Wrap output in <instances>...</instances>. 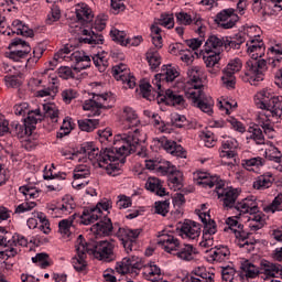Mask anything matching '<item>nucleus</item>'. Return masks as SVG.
I'll return each mask as SVG.
<instances>
[{
	"label": "nucleus",
	"mask_w": 282,
	"mask_h": 282,
	"mask_svg": "<svg viewBox=\"0 0 282 282\" xmlns=\"http://www.w3.org/2000/svg\"><path fill=\"white\" fill-rule=\"evenodd\" d=\"M86 248H88V254H91L98 261H105L106 263H110V261L116 260V253H113L116 245H113V241L90 240L89 242H86Z\"/></svg>",
	"instance_id": "5"
},
{
	"label": "nucleus",
	"mask_w": 282,
	"mask_h": 282,
	"mask_svg": "<svg viewBox=\"0 0 282 282\" xmlns=\"http://www.w3.org/2000/svg\"><path fill=\"white\" fill-rule=\"evenodd\" d=\"M70 61L74 63L73 69L75 72H83L91 67V57L86 52L75 51L70 54Z\"/></svg>",
	"instance_id": "24"
},
{
	"label": "nucleus",
	"mask_w": 282,
	"mask_h": 282,
	"mask_svg": "<svg viewBox=\"0 0 282 282\" xmlns=\"http://www.w3.org/2000/svg\"><path fill=\"white\" fill-rule=\"evenodd\" d=\"M223 282H240L241 274L235 268L227 265L221 268Z\"/></svg>",
	"instance_id": "40"
},
{
	"label": "nucleus",
	"mask_w": 282,
	"mask_h": 282,
	"mask_svg": "<svg viewBox=\"0 0 282 282\" xmlns=\"http://www.w3.org/2000/svg\"><path fill=\"white\" fill-rule=\"evenodd\" d=\"M122 118L129 122L130 127H138L140 119H138V112L133 108L127 106L123 108Z\"/></svg>",
	"instance_id": "45"
},
{
	"label": "nucleus",
	"mask_w": 282,
	"mask_h": 282,
	"mask_svg": "<svg viewBox=\"0 0 282 282\" xmlns=\"http://www.w3.org/2000/svg\"><path fill=\"white\" fill-rule=\"evenodd\" d=\"M113 230H116V225L113 226V224L111 223V218L107 216H104V218L100 219L99 223H96L91 227V232L99 236L104 235V237H109V235H111Z\"/></svg>",
	"instance_id": "25"
},
{
	"label": "nucleus",
	"mask_w": 282,
	"mask_h": 282,
	"mask_svg": "<svg viewBox=\"0 0 282 282\" xmlns=\"http://www.w3.org/2000/svg\"><path fill=\"white\" fill-rule=\"evenodd\" d=\"M147 61L151 67V69H158L162 64V57H160V53L154 50H149L147 52Z\"/></svg>",
	"instance_id": "51"
},
{
	"label": "nucleus",
	"mask_w": 282,
	"mask_h": 282,
	"mask_svg": "<svg viewBox=\"0 0 282 282\" xmlns=\"http://www.w3.org/2000/svg\"><path fill=\"white\" fill-rule=\"evenodd\" d=\"M12 48L14 50L6 53V56L7 58L14 61L15 63L23 61V58H28V56L32 52V47L30 46V44L20 37H15L11 41V43L9 44V50Z\"/></svg>",
	"instance_id": "10"
},
{
	"label": "nucleus",
	"mask_w": 282,
	"mask_h": 282,
	"mask_svg": "<svg viewBox=\"0 0 282 282\" xmlns=\"http://www.w3.org/2000/svg\"><path fill=\"white\" fill-rule=\"evenodd\" d=\"M156 25H162L163 28H167V30H172L175 28V19L173 14L170 13H162L160 19H156Z\"/></svg>",
	"instance_id": "55"
},
{
	"label": "nucleus",
	"mask_w": 282,
	"mask_h": 282,
	"mask_svg": "<svg viewBox=\"0 0 282 282\" xmlns=\"http://www.w3.org/2000/svg\"><path fill=\"white\" fill-rule=\"evenodd\" d=\"M272 182H274L272 172H267L256 178L253 182V188H256V191H265V188H270V186H272Z\"/></svg>",
	"instance_id": "37"
},
{
	"label": "nucleus",
	"mask_w": 282,
	"mask_h": 282,
	"mask_svg": "<svg viewBox=\"0 0 282 282\" xmlns=\"http://www.w3.org/2000/svg\"><path fill=\"white\" fill-rule=\"evenodd\" d=\"M141 232H142V229H131L129 227L118 228L116 236L118 237V239L121 240L127 254L135 250V245L138 243V237H140Z\"/></svg>",
	"instance_id": "9"
},
{
	"label": "nucleus",
	"mask_w": 282,
	"mask_h": 282,
	"mask_svg": "<svg viewBox=\"0 0 282 282\" xmlns=\"http://www.w3.org/2000/svg\"><path fill=\"white\" fill-rule=\"evenodd\" d=\"M48 257L47 253H37L32 258V261L33 263H37L42 270H45L46 268H50V261H47Z\"/></svg>",
	"instance_id": "63"
},
{
	"label": "nucleus",
	"mask_w": 282,
	"mask_h": 282,
	"mask_svg": "<svg viewBox=\"0 0 282 282\" xmlns=\"http://www.w3.org/2000/svg\"><path fill=\"white\" fill-rule=\"evenodd\" d=\"M240 270L247 279H257L260 274L261 263L258 265L251 260H243L240 264Z\"/></svg>",
	"instance_id": "31"
},
{
	"label": "nucleus",
	"mask_w": 282,
	"mask_h": 282,
	"mask_svg": "<svg viewBox=\"0 0 282 282\" xmlns=\"http://www.w3.org/2000/svg\"><path fill=\"white\" fill-rule=\"evenodd\" d=\"M91 175V169L88 165H77L74 170V180H87Z\"/></svg>",
	"instance_id": "54"
},
{
	"label": "nucleus",
	"mask_w": 282,
	"mask_h": 282,
	"mask_svg": "<svg viewBox=\"0 0 282 282\" xmlns=\"http://www.w3.org/2000/svg\"><path fill=\"white\" fill-rule=\"evenodd\" d=\"M75 14L77 20L85 25V23H91L94 21V13L89 6L85 3H78L75 6Z\"/></svg>",
	"instance_id": "28"
},
{
	"label": "nucleus",
	"mask_w": 282,
	"mask_h": 282,
	"mask_svg": "<svg viewBox=\"0 0 282 282\" xmlns=\"http://www.w3.org/2000/svg\"><path fill=\"white\" fill-rule=\"evenodd\" d=\"M260 274L264 279H280L282 276V265L263 259L260 261Z\"/></svg>",
	"instance_id": "23"
},
{
	"label": "nucleus",
	"mask_w": 282,
	"mask_h": 282,
	"mask_svg": "<svg viewBox=\"0 0 282 282\" xmlns=\"http://www.w3.org/2000/svg\"><path fill=\"white\" fill-rule=\"evenodd\" d=\"M154 144L161 147L166 151V153H171V155H175L176 158H186V151H184V148L177 144V142L166 139V137L155 138Z\"/></svg>",
	"instance_id": "20"
},
{
	"label": "nucleus",
	"mask_w": 282,
	"mask_h": 282,
	"mask_svg": "<svg viewBox=\"0 0 282 282\" xmlns=\"http://www.w3.org/2000/svg\"><path fill=\"white\" fill-rule=\"evenodd\" d=\"M192 24L195 25L197 34H199L200 39H204V32H206V25H204V19L202 15L195 14L192 18Z\"/></svg>",
	"instance_id": "59"
},
{
	"label": "nucleus",
	"mask_w": 282,
	"mask_h": 282,
	"mask_svg": "<svg viewBox=\"0 0 282 282\" xmlns=\"http://www.w3.org/2000/svg\"><path fill=\"white\" fill-rule=\"evenodd\" d=\"M212 259L218 263H223V261H228V259H230V249L226 246H216L212 249Z\"/></svg>",
	"instance_id": "39"
},
{
	"label": "nucleus",
	"mask_w": 282,
	"mask_h": 282,
	"mask_svg": "<svg viewBox=\"0 0 282 282\" xmlns=\"http://www.w3.org/2000/svg\"><path fill=\"white\" fill-rule=\"evenodd\" d=\"M26 115H28V118L24 119V122L29 127H32V131H34V129H36L34 124H37L39 120L43 118V115H41V109L37 108L35 110H29Z\"/></svg>",
	"instance_id": "48"
},
{
	"label": "nucleus",
	"mask_w": 282,
	"mask_h": 282,
	"mask_svg": "<svg viewBox=\"0 0 282 282\" xmlns=\"http://www.w3.org/2000/svg\"><path fill=\"white\" fill-rule=\"evenodd\" d=\"M237 238L239 248H243V250H246L247 252H254V246L257 245V240L250 239V234L240 231Z\"/></svg>",
	"instance_id": "38"
},
{
	"label": "nucleus",
	"mask_w": 282,
	"mask_h": 282,
	"mask_svg": "<svg viewBox=\"0 0 282 282\" xmlns=\"http://www.w3.org/2000/svg\"><path fill=\"white\" fill-rule=\"evenodd\" d=\"M265 213H278L282 210V193L278 194L271 204L263 207Z\"/></svg>",
	"instance_id": "53"
},
{
	"label": "nucleus",
	"mask_w": 282,
	"mask_h": 282,
	"mask_svg": "<svg viewBox=\"0 0 282 282\" xmlns=\"http://www.w3.org/2000/svg\"><path fill=\"white\" fill-rule=\"evenodd\" d=\"M110 36L112 41H116L117 43H120V45H127V33L124 31H120L118 29H112L110 31Z\"/></svg>",
	"instance_id": "60"
},
{
	"label": "nucleus",
	"mask_w": 282,
	"mask_h": 282,
	"mask_svg": "<svg viewBox=\"0 0 282 282\" xmlns=\"http://www.w3.org/2000/svg\"><path fill=\"white\" fill-rule=\"evenodd\" d=\"M20 193H22L28 202V199H36L39 197V192L35 191L34 187L24 185L19 188Z\"/></svg>",
	"instance_id": "62"
},
{
	"label": "nucleus",
	"mask_w": 282,
	"mask_h": 282,
	"mask_svg": "<svg viewBox=\"0 0 282 282\" xmlns=\"http://www.w3.org/2000/svg\"><path fill=\"white\" fill-rule=\"evenodd\" d=\"M98 124H99L98 120H94V119L78 120V127L80 131H87V133H90V131H94L96 127H98Z\"/></svg>",
	"instance_id": "58"
},
{
	"label": "nucleus",
	"mask_w": 282,
	"mask_h": 282,
	"mask_svg": "<svg viewBox=\"0 0 282 282\" xmlns=\"http://www.w3.org/2000/svg\"><path fill=\"white\" fill-rule=\"evenodd\" d=\"M111 72L113 78L123 83L126 88L133 89V87H135V77L131 75V70L126 64L120 63L115 65Z\"/></svg>",
	"instance_id": "17"
},
{
	"label": "nucleus",
	"mask_w": 282,
	"mask_h": 282,
	"mask_svg": "<svg viewBox=\"0 0 282 282\" xmlns=\"http://www.w3.org/2000/svg\"><path fill=\"white\" fill-rule=\"evenodd\" d=\"M241 59L235 58L231 59L227 66L223 69V76L221 82L224 87L227 89H235V85H237V78L235 77V74L237 72H241Z\"/></svg>",
	"instance_id": "13"
},
{
	"label": "nucleus",
	"mask_w": 282,
	"mask_h": 282,
	"mask_svg": "<svg viewBox=\"0 0 282 282\" xmlns=\"http://www.w3.org/2000/svg\"><path fill=\"white\" fill-rule=\"evenodd\" d=\"M111 208V200H101L97 203L95 207L84 209L80 219L84 226L95 224L98 219H102V210H109Z\"/></svg>",
	"instance_id": "11"
},
{
	"label": "nucleus",
	"mask_w": 282,
	"mask_h": 282,
	"mask_svg": "<svg viewBox=\"0 0 282 282\" xmlns=\"http://www.w3.org/2000/svg\"><path fill=\"white\" fill-rule=\"evenodd\" d=\"M171 122L173 127H177V129H182L183 127H186L188 124V120H186V117L184 115H172Z\"/></svg>",
	"instance_id": "64"
},
{
	"label": "nucleus",
	"mask_w": 282,
	"mask_h": 282,
	"mask_svg": "<svg viewBox=\"0 0 282 282\" xmlns=\"http://www.w3.org/2000/svg\"><path fill=\"white\" fill-rule=\"evenodd\" d=\"M234 208L238 213V216H236L237 219L238 217H241V215H257V213H259V204L257 203V198H254V196H250L237 202Z\"/></svg>",
	"instance_id": "21"
},
{
	"label": "nucleus",
	"mask_w": 282,
	"mask_h": 282,
	"mask_svg": "<svg viewBox=\"0 0 282 282\" xmlns=\"http://www.w3.org/2000/svg\"><path fill=\"white\" fill-rule=\"evenodd\" d=\"M177 167L171 165V162L161 160L158 161L156 171L158 173H162V175H170L171 173H175Z\"/></svg>",
	"instance_id": "57"
},
{
	"label": "nucleus",
	"mask_w": 282,
	"mask_h": 282,
	"mask_svg": "<svg viewBox=\"0 0 282 282\" xmlns=\"http://www.w3.org/2000/svg\"><path fill=\"white\" fill-rule=\"evenodd\" d=\"M169 187L172 191H182V172H180V170H177V167L174 170L173 173L169 174Z\"/></svg>",
	"instance_id": "41"
},
{
	"label": "nucleus",
	"mask_w": 282,
	"mask_h": 282,
	"mask_svg": "<svg viewBox=\"0 0 282 282\" xmlns=\"http://www.w3.org/2000/svg\"><path fill=\"white\" fill-rule=\"evenodd\" d=\"M91 61L99 72H105L109 67V59L107 58L106 52L93 55Z\"/></svg>",
	"instance_id": "43"
},
{
	"label": "nucleus",
	"mask_w": 282,
	"mask_h": 282,
	"mask_svg": "<svg viewBox=\"0 0 282 282\" xmlns=\"http://www.w3.org/2000/svg\"><path fill=\"white\" fill-rule=\"evenodd\" d=\"M194 180L198 186L204 188H214L216 186L217 191L220 186H224V183L219 182V176H213L206 172H195Z\"/></svg>",
	"instance_id": "22"
},
{
	"label": "nucleus",
	"mask_w": 282,
	"mask_h": 282,
	"mask_svg": "<svg viewBox=\"0 0 282 282\" xmlns=\"http://www.w3.org/2000/svg\"><path fill=\"white\" fill-rule=\"evenodd\" d=\"M256 105L259 109H267L272 116H274L275 109L279 105V96H276L272 89L263 88L254 96Z\"/></svg>",
	"instance_id": "8"
},
{
	"label": "nucleus",
	"mask_w": 282,
	"mask_h": 282,
	"mask_svg": "<svg viewBox=\"0 0 282 282\" xmlns=\"http://www.w3.org/2000/svg\"><path fill=\"white\" fill-rule=\"evenodd\" d=\"M52 213H63V215H70L74 210V203H64L61 207L48 206Z\"/></svg>",
	"instance_id": "61"
},
{
	"label": "nucleus",
	"mask_w": 282,
	"mask_h": 282,
	"mask_svg": "<svg viewBox=\"0 0 282 282\" xmlns=\"http://www.w3.org/2000/svg\"><path fill=\"white\" fill-rule=\"evenodd\" d=\"M265 160L273 163L272 169L282 173V153L279 151V148L270 147L265 150Z\"/></svg>",
	"instance_id": "29"
},
{
	"label": "nucleus",
	"mask_w": 282,
	"mask_h": 282,
	"mask_svg": "<svg viewBox=\"0 0 282 282\" xmlns=\"http://www.w3.org/2000/svg\"><path fill=\"white\" fill-rule=\"evenodd\" d=\"M0 246L6 248L4 251H0V258L12 259L19 254V246L28 248V238L19 234H14L12 237L9 234H0Z\"/></svg>",
	"instance_id": "7"
},
{
	"label": "nucleus",
	"mask_w": 282,
	"mask_h": 282,
	"mask_svg": "<svg viewBox=\"0 0 282 282\" xmlns=\"http://www.w3.org/2000/svg\"><path fill=\"white\" fill-rule=\"evenodd\" d=\"M145 188L147 191H150V193H155L159 197H164V195H166V188L162 186V181L158 177H149L145 182Z\"/></svg>",
	"instance_id": "36"
},
{
	"label": "nucleus",
	"mask_w": 282,
	"mask_h": 282,
	"mask_svg": "<svg viewBox=\"0 0 282 282\" xmlns=\"http://www.w3.org/2000/svg\"><path fill=\"white\" fill-rule=\"evenodd\" d=\"M193 274L187 278V282H215V273L206 270V267H198L193 270Z\"/></svg>",
	"instance_id": "27"
},
{
	"label": "nucleus",
	"mask_w": 282,
	"mask_h": 282,
	"mask_svg": "<svg viewBox=\"0 0 282 282\" xmlns=\"http://www.w3.org/2000/svg\"><path fill=\"white\" fill-rule=\"evenodd\" d=\"M82 33L83 36L86 37H79V43H85L87 45H102L105 43V37L100 34H96L94 31L84 29Z\"/></svg>",
	"instance_id": "34"
},
{
	"label": "nucleus",
	"mask_w": 282,
	"mask_h": 282,
	"mask_svg": "<svg viewBox=\"0 0 282 282\" xmlns=\"http://www.w3.org/2000/svg\"><path fill=\"white\" fill-rule=\"evenodd\" d=\"M202 232L199 225L192 220H186L181 226V237L183 239H197Z\"/></svg>",
	"instance_id": "26"
},
{
	"label": "nucleus",
	"mask_w": 282,
	"mask_h": 282,
	"mask_svg": "<svg viewBox=\"0 0 282 282\" xmlns=\"http://www.w3.org/2000/svg\"><path fill=\"white\" fill-rule=\"evenodd\" d=\"M160 74L166 83H173V80L180 76V72H177V69L172 65H164L162 67V73Z\"/></svg>",
	"instance_id": "49"
},
{
	"label": "nucleus",
	"mask_w": 282,
	"mask_h": 282,
	"mask_svg": "<svg viewBox=\"0 0 282 282\" xmlns=\"http://www.w3.org/2000/svg\"><path fill=\"white\" fill-rule=\"evenodd\" d=\"M147 134L135 129L132 132L117 134L113 147L99 150L94 142H86L80 148V153L86 155L93 164H98L99 169H105L108 175L116 177L120 175L118 160L127 158L131 153H137L140 158H147Z\"/></svg>",
	"instance_id": "1"
},
{
	"label": "nucleus",
	"mask_w": 282,
	"mask_h": 282,
	"mask_svg": "<svg viewBox=\"0 0 282 282\" xmlns=\"http://www.w3.org/2000/svg\"><path fill=\"white\" fill-rule=\"evenodd\" d=\"M225 41L226 37L219 39L216 35H210L205 43V50H210V52H213V50H224Z\"/></svg>",
	"instance_id": "47"
},
{
	"label": "nucleus",
	"mask_w": 282,
	"mask_h": 282,
	"mask_svg": "<svg viewBox=\"0 0 282 282\" xmlns=\"http://www.w3.org/2000/svg\"><path fill=\"white\" fill-rule=\"evenodd\" d=\"M143 274L148 279V281L155 282L159 281L162 276V270L155 264H150L148 267H144Z\"/></svg>",
	"instance_id": "44"
},
{
	"label": "nucleus",
	"mask_w": 282,
	"mask_h": 282,
	"mask_svg": "<svg viewBox=\"0 0 282 282\" xmlns=\"http://www.w3.org/2000/svg\"><path fill=\"white\" fill-rule=\"evenodd\" d=\"M243 43H246V35L243 33H238L234 37H225L224 50L226 52H230V50H240Z\"/></svg>",
	"instance_id": "35"
},
{
	"label": "nucleus",
	"mask_w": 282,
	"mask_h": 282,
	"mask_svg": "<svg viewBox=\"0 0 282 282\" xmlns=\"http://www.w3.org/2000/svg\"><path fill=\"white\" fill-rule=\"evenodd\" d=\"M247 54L250 58L247 61V70L245 73L246 79L250 85H259L268 72V62L263 58L265 56V44L260 42L258 45H249L247 47Z\"/></svg>",
	"instance_id": "2"
},
{
	"label": "nucleus",
	"mask_w": 282,
	"mask_h": 282,
	"mask_svg": "<svg viewBox=\"0 0 282 282\" xmlns=\"http://www.w3.org/2000/svg\"><path fill=\"white\" fill-rule=\"evenodd\" d=\"M241 166L246 171L252 172V173H259V169L261 166H265V159L261 156H254L251 159H243L241 160Z\"/></svg>",
	"instance_id": "33"
},
{
	"label": "nucleus",
	"mask_w": 282,
	"mask_h": 282,
	"mask_svg": "<svg viewBox=\"0 0 282 282\" xmlns=\"http://www.w3.org/2000/svg\"><path fill=\"white\" fill-rule=\"evenodd\" d=\"M206 55H204V61L206 67H215L221 61V56L219 55V52H213L208 48H205Z\"/></svg>",
	"instance_id": "50"
},
{
	"label": "nucleus",
	"mask_w": 282,
	"mask_h": 282,
	"mask_svg": "<svg viewBox=\"0 0 282 282\" xmlns=\"http://www.w3.org/2000/svg\"><path fill=\"white\" fill-rule=\"evenodd\" d=\"M75 248L77 252V257L73 258V267L77 272H83L85 268H87V254H89V249L87 248V242L83 235H79L76 242Z\"/></svg>",
	"instance_id": "15"
},
{
	"label": "nucleus",
	"mask_w": 282,
	"mask_h": 282,
	"mask_svg": "<svg viewBox=\"0 0 282 282\" xmlns=\"http://www.w3.org/2000/svg\"><path fill=\"white\" fill-rule=\"evenodd\" d=\"M237 21H239V15L235 13L232 8L221 10L215 18V23L223 28V30H231V28L237 25Z\"/></svg>",
	"instance_id": "18"
},
{
	"label": "nucleus",
	"mask_w": 282,
	"mask_h": 282,
	"mask_svg": "<svg viewBox=\"0 0 282 282\" xmlns=\"http://www.w3.org/2000/svg\"><path fill=\"white\" fill-rule=\"evenodd\" d=\"M43 111L45 118H50L52 122H58V108L54 104H44Z\"/></svg>",
	"instance_id": "52"
},
{
	"label": "nucleus",
	"mask_w": 282,
	"mask_h": 282,
	"mask_svg": "<svg viewBox=\"0 0 282 282\" xmlns=\"http://www.w3.org/2000/svg\"><path fill=\"white\" fill-rule=\"evenodd\" d=\"M185 97L191 102L192 107H196V109H199L200 111H203V113L213 116L215 100H213V97L204 94V89L187 88L185 89Z\"/></svg>",
	"instance_id": "6"
},
{
	"label": "nucleus",
	"mask_w": 282,
	"mask_h": 282,
	"mask_svg": "<svg viewBox=\"0 0 282 282\" xmlns=\"http://www.w3.org/2000/svg\"><path fill=\"white\" fill-rule=\"evenodd\" d=\"M107 100H109V94H93V98L84 102V111H91L93 116H100V109H108Z\"/></svg>",
	"instance_id": "16"
},
{
	"label": "nucleus",
	"mask_w": 282,
	"mask_h": 282,
	"mask_svg": "<svg viewBox=\"0 0 282 282\" xmlns=\"http://www.w3.org/2000/svg\"><path fill=\"white\" fill-rule=\"evenodd\" d=\"M216 193L218 195V199L223 202L225 210H230L237 206V199L239 197V192H237V189L231 187L223 188L220 186Z\"/></svg>",
	"instance_id": "19"
},
{
	"label": "nucleus",
	"mask_w": 282,
	"mask_h": 282,
	"mask_svg": "<svg viewBox=\"0 0 282 282\" xmlns=\"http://www.w3.org/2000/svg\"><path fill=\"white\" fill-rule=\"evenodd\" d=\"M13 28L12 34H20L21 36L32 37L34 36V31L30 29L28 25L23 24L21 20H14L12 23Z\"/></svg>",
	"instance_id": "42"
},
{
	"label": "nucleus",
	"mask_w": 282,
	"mask_h": 282,
	"mask_svg": "<svg viewBox=\"0 0 282 282\" xmlns=\"http://www.w3.org/2000/svg\"><path fill=\"white\" fill-rule=\"evenodd\" d=\"M139 89L142 98H145V100L151 101L156 99L158 102H164V100H167L173 105V107H178V109H186V107H188L184 96L171 89H167L165 91V96H162V93L155 91V88H153L149 82H141Z\"/></svg>",
	"instance_id": "4"
},
{
	"label": "nucleus",
	"mask_w": 282,
	"mask_h": 282,
	"mask_svg": "<svg viewBox=\"0 0 282 282\" xmlns=\"http://www.w3.org/2000/svg\"><path fill=\"white\" fill-rule=\"evenodd\" d=\"M77 216H78L77 214H73L67 219H63L58 223V228H59L61 235L69 236V230L72 228V224H74V219H76Z\"/></svg>",
	"instance_id": "56"
},
{
	"label": "nucleus",
	"mask_w": 282,
	"mask_h": 282,
	"mask_svg": "<svg viewBox=\"0 0 282 282\" xmlns=\"http://www.w3.org/2000/svg\"><path fill=\"white\" fill-rule=\"evenodd\" d=\"M158 237V245L181 261H193L197 257V249L193 245H181L177 238L164 231H161Z\"/></svg>",
	"instance_id": "3"
},
{
	"label": "nucleus",
	"mask_w": 282,
	"mask_h": 282,
	"mask_svg": "<svg viewBox=\"0 0 282 282\" xmlns=\"http://www.w3.org/2000/svg\"><path fill=\"white\" fill-rule=\"evenodd\" d=\"M199 219L204 225L203 228V241H200L202 248H210L213 246V235L217 232V223L210 218V215L206 213L199 214Z\"/></svg>",
	"instance_id": "14"
},
{
	"label": "nucleus",
	"mask_w": 282,
	"mask_h": 282,
	"mask_svg": "<svg viewBox=\"0 0 282 282\" xmlns=\"http://www.w3.org/2000/svg\"><path fill=\"white\" fill-rule=\"evenodd\" d=\"M10 135L14 138H25V135H32V127H29L25 122L20 124L19 121H12L10 124Z\"/></svg>",
	"instance_id": "32"
},
{
	"label": "nucleus",
	"mask_w": 282,
	"mask_h": 282,
	"mask_svg": "<svg viewBox=\"0 0 282 282\" xmlns=\"http://www.w3.org/2000/svg\"><path fill=\"white\" fill-rule=\"evenodd\" d=\"M142 268H144V262L138 256L126 257L116 265L118 274H138Z\"/></svg>",
	"instance_id": "12"
},
{
	"label": "nucleus",
	"mask_w": 282,
	"mask_h": 282,
	"mask_svg": "<svg viewBox=\"0 0 282 282\" xmlns=\"http://www.w3.org/2000/svg\"><path fill=\"white\" fill-rule=\"evenodd\" d=\"M250 135L247 140H253L256 144H265V137L263 135V130L259 126H253L249 128Z\"/></svg>",
	"instance_id": "46"
},
{
	"label": "nucleus",
	"mask_w": 282,
	"mask_h": 282,
	"mask_svg": "<svg viewBox=\"0 0 282 282\" xmlns=\"http://www.w3.org/2000/svg\"><path fill=\"white\" fill-rule=\"evenodd\" d=\"M202 67L192 66L187 70V76L189 78L191 86L188 89H204V84H202Z\"/></svg>",
	"instance_id": "30"
}]
</instances>
